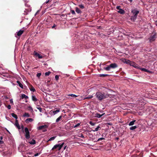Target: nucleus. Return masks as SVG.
I'll list each match as a JSON object with an SVG mask.
<instances>
[{
	"label": "nucleus",
	"mask_w": 157,
	"mask_h": 157,
	"mask_svg": "<svg viewBox=\"0 0 157 157\" xmlns=\"http://www.w3.org/2000/svg\"><path fill=\"white\" fill-rule=\"evenodd\" d=\"M96 97L99 101H101L104 99L108 98L109 95L104 92H98L95 94Z\"/></svg>",
	"instance_id": "nucleus-1"
},
{
	"label": "nucleus",
	"mask_w": 157,
	"mask_h": 157,
	"mask_svg": "<svg viewBox=\"0 0 157 157\" xmlns=\"http://www.w3.org/2000/svg\"><path fill=\"white\" fill-rule=\"evenodd\" d=\"M131 13L132 14V15L131 17V19L132 21H134L136 19L139 11L138 10L134 9L132 10Z\"/></svg>",
	"instance_id": "nucleus-2"
},
{
	"label": "nucleus",
	"mask_w": 157,
	"mask_h": 157,
	"mask_svg": "<svg viewBox=\"0 0 157 157\" xmlns=\"http://www.w3.org/2000/svg\"><path fill=\"white\" fill-rule=\"evenodd\" d=\"M118 67L117 65L115 63H112L108 65L107 67H105L104 69L107 71H109L111 69H115Z\"/></svg>",
	"instance_id": "nucleus-3"
},
{
	"label": "nucleus",
	"mask_w": 157,
	"mask_h": 157,
	"mask_svg": "<svg viewBox=\"0 0 157 157\" xmlns=\"http://www.w3.org/2000/svg\"><path fill=\"white\" fill-rule=\"evenodd\" d=\"M64 144V143L63 142L61 144H56L54 146L52 150L54 151H57V150H59L61 149Z\"/></svg>",
	"instance_id": "nucleus-4"
},
{
	"label": "nucleus",
	"mask_w": 157,
	"mask_h": 157,
	"mask_svg": "<svg viewBox=\"0 0 157 157\" xmlns=\"http://www.w3.org/2000/svg\"><path fill=\"white\" fill-rule=\"evenodd\" d=\"M122 61L124 63L130 65V66H132L134 67H137V64L135 63L134 62L131 61L129 59H122Z\"/></svg>",
	"instance_id": "nucleus-5"
},
{
	"label": "nucleus",
	"mask_w": 157,
	"mask_h": 157,
	"mask_svg": "<svg viewBox=\"0 0 157 157\" xmlns=\"http://www.w3.org/2000/svg\"><path fill=\"white\" fill-rule=\"evenodd\" d=\"M34 55L36 57H38L39 59H41L44 57V55L35 51H34Z\"/></svg>",
	"instance_id": "nucleus-6"
},
{
	"label": "nucleus",
	"mask_w": 157,
	"mask_h": 157,
	"mask_svg": "<svg viewBox=\"0 0 157 157\" xmlns=\"http://www.w3.org/2000/svg\"><path fill=\"white\" fill-rule=\"evenodd\" d=\"M48 128L47 125H44L40 126L38 128V129L39 130H42L43 132H45L47 131L46 128Z\"/></svg>",
	"instance_id": "nucleus-7"
},
{
	"label": "nucleus",
	"mask_w": 157,
	"mask_h": 157,
	"mask_svg": "<svg viewBox=\"0 0 157 157\" xmlns=\"http://www.w3.org/2000/svg\"><path fill=\"white\" fill-rule=\"evenodd\" d=\"M25 137L27 139H28L30 137L29 132L27 128L26 127L25 128Z\"/></svg>",
	"instance_id": "nucleus-8"
},
{
	"label": "nucleus",
	"mask_w": 157,
	"mask_h": 157,
	"mask_svg": "<svg viewBox=\"0 0 157 157\" xmlns=\"http://www.w3.org/2000/svg\"><path fill=\"white\" fill-rule=\"evenodd\" d=\"M28 60V59H21L20 63L21 64V65H23L24 66H25L23 63H22V62H23V63H24L25 64H26L27 65H29V61H27V60Z\"/></svg>",
	"instance_id": "nucleus-9"
},
{
	"label": "nucleus",
	"mask_w": 157,
	"mask_h": 157,
	"mask_svg": "<svg viewBox=\"0 0 157 157\" xmlns=\"http://www.w3.org/2000/svg\"><path fill=\"white\" fill-rule=\"evenodd\" d=\"M155 34L151 35L149 39L150 42L154 41L155 39Z\"/></svg>",
	"instance_id": "nucleus-10"
},
{
	"label": "nucleus",
	"mask_w": 157,
	"mask_h": 157,
	"mask_svg": "<svg viewBox=\"0 0 157 157\" xmlns=\"http://www.w3.org/2000/svg\"><path fill=\"white\" fill-rule=\"evenodd\" d=\"M28 86L30 90L33 92H34L36 91V90L33 86L30 83H29Z\"/></svg>",
	"instance_id": "nucleus-11"
},
{
	"label": "nucleus",
	"mask_w": 157,
	"mask_h": 157,
	"mask_svg": "<svg viewBox=\"0 0 157 157\" xmlns=\"http://www.w3.org/2000/svg\"><path fill=\"white\" fill-rule=\"evenodd\" d=\"M15 125L17 128L18 129H21L19 125L18 121L17 120H16Z\"/></svg>",
	"instance_id": "nucleus-12"
},
{
	"label": "nucleus",
	"mask_w": 157,
	"mask_h": 157,
	"mask_svg": "<svg viewBox=\"0 0 157 157\" xmlns=\"http://www.w3.org/2000/svg\"><path fill=\"white\" fill-rule=\"evenodd\" d=\"M33 121V119L32 118H29L26 119L25 121V122L26 124H29V122H32Z\"/></svg>",
	"instance_id": "nucleus-13"
},
{
	"label": "nucleus",
	"mask_w": 157,
	"mask_h": 157,
	"mask_svg": "<svg viewBox=\"0 0 157 157\" xmlns=\"http://www.w3.org/2000/svg\"><path fill=\"white\" fill-rule=\"evenodd\" d=\"M105 114L104 113L102 114H100L97 113L95 114V117H98V118H100L102 116H103Z\"/></svg>",
	"instance_id": "nucleus-14"
},
{
	"label": "nucleus",
	"mask_w": 157,
	"mask_h": 157,
	"mask_svg": "<svg viewBox=\"0 0 157 157\" xmlns=\"http://www.w3.org/2000/svg\"><path fill=\"white\" fill-rule=\"evenodd\" d=\"M23 30H20L17 33V35L18 36H20L23 33Z\"/></svg>",
	"instance_id": "nucleus-15"
},
{
	"label": "nucleus",
	"mask_w": 157,
	"mask_h": 157,
	"mask_svg": "<svg viewBox=\"0 0 157 157\" xmlns=\"http://www.w3.org/2000/svg\"><path fill=\"white\" fill-rule=\"evenodd\" d=\"M136 120H134L131 121L128 124V125L130 126L133 125L134 124V123L136 122Z\"/></svg>",
	"instance_id": "nucleus-16"
},
{
	"label": "nucleus",
	"mask_w": 157,
	"mask_h": 157,
	"mask_svg": "<svg viewBox=\"0 0 157 157\" xmlns=\"http://www.w3.org/2000/svg\"><path fill=\"white\" fill-rule=\"evenodd\" d=\"M101 129V128L100 126H98L94 130H92L91 131H93V132L97 131L98 130H100Z\"/></svg>",
	"instance_id": "nucleus-17"
},
{
	"label": "nucleus",
	"mask_w": 157,
	"mask_h": 157,
	"mask_svg": "<svg viewBox=\"0 0 157 157\" xmlns=\"http://www.w3.org/2000/svg\"><path fill=\"white\" fill-rule=\"evenodd\" d=\"M117 12L118 13H119L121 14H123L124 13L125 11L123 9H121L117 11Z\"/></svg>",
	"instance_id": "nucleus-18"
},
{
	"label": "nucleus",
	"mask_w": 157,
	"mask_h": 157,
	"mask_svg": "<svg viewBox=\"0 0 157 157\" xmlns=\"http://www.w3.org/2000/svg\"><path fill=\"white\" fill-rule=\"evenodd\" d=\"M17 83L19 86L21 88L23 89V85L19 81H17Z\"/></svg>",
	"instance_id": "nucleus-19"
},
{
	"label": "nucleus",
	"mask_w": 157,
	"mask_h": 157,
	"mask_svg": "<svg viewBox=\"0 0 157 157\" xmlns=\"http://www.w3.org/2000/svg\"><path fill=\"white\" fill-rule=\"evenodd\" d=\"M21 98L22 99L25 98L26 99H27L28 98V97L25 94H22L21 95Z\"/></svg>",
	"instance_id": "nucleus-20"
},
{
	"label": "nucleus",
	"mask_w": 157,
	"mask_h": 157,
	"mask_svg": "<svg viewBox=\"0 0 157 157\" xmlns=\"http://www.w3.org/2000/svg\"><path fill=\"white\" fill-rule=\"evenodd\" d=\"M32 100L34 101H37V99L36 98V96L34 95H32Z\"/></svg>",
	"instance_id": "nucleus-21"
},
{
	"label": "nucleus",
	"mask_w": 157,
	"mask_h": 157,
	"mask_svg": "<svg viewBox=\"0 0 157 157\" xmlns=\"http://www.w3.org/2000/svg\"><path fill=\"white\" fill-rule=\"evenodd\" d=\"M75 11L76 12L78 13H80L82 12L80 10L78 7H76Z\"/></svg>",
	"instance_id": "nucleus-22"
},
{
	"label": "nucleus",
	"mask_w": 157,
	"mask_h": 157,
	"mask_svg": "<svg viewBox=\"0 0 157 157\" xmlns=\"http://www.w3.org/2000/svg\"><path fill=\"white\" fill-rule=\"evenodd\" d=\"M11 115L12 116L16 119V120H17L18 118L17 116V115L13 113H12L11 114Z\"/></svg>",
	"instance_id": "nucleus-23"
},
{
	"label": "nucleus",
	"mask_w": 157,
	"mask_h": 157,
	"mask_svg": "<svg viewBox=\"0 0 157 157\" xmlns=\"http://www.w3.org/2000/svg\"><path fill=\"white\" fill-rule=\"evenodd\" d=\"M60 111L59 109H57L56 110H54L52 111L53 113V115H55V114L57 113H58Z\"/></svg>",
	"instance_id": "nucleus-24"
},
{
	"label": "nucleus",
	"mask_w": 157,
	"mask_h": 157,
	"mask_svg": "<svg viewBox=\"0 0 157 157\" xmlns=\"http://www.w3.org/2000/svg\"><path fill=\"white\" fill-rule=\"evenodd\" d=\"M138 127V126L136 125L133 126H131L130 128H129L130 130H134L136 128Z\"/></svg>",
	"instance_id": "nucleus-25"
},
{
	"label": "nucleus",
	"mask_w": 157,
	"mask_h": 157,
	"mask_svg": "<svg viewBox=\"0 0 157 157\" xmlns=\"http://www.w3.org/2000/svg\"><path fill=\"white\" fill-rule=\"evenodd\" d=\"M29 143L31 144H34L36 143V141L35 140L33 139L30 141Z\"/></svg>",
	"instance_id": "nucleus-26"
},
{
	"label": "nucleus",
	"mask_w": 157,
	"mask_h": 157,
	"mask_svg": "<svg viewBox=\"0 0 157 157\" xmlns=\"http://www.w3.org/2000/svg\"><path fill=\"white\" fill-rule=\"evenodd\" d=\"M23 116L24 117H30L29 114L27 113H25L23 115Z\"/></svg>",
	"instance_id": "nucleus-27"
},
{
	"label": "nucleus",
	"mask_w": 157,
	"mask_h": 157,
	"mask_svg": "<svg viewBox=\"0 0 157 157\" xmlns=\"http://www.w3.org/2000/svg\"><path fill=\"white\" fill-rule=\"evenodd\" d=\"M56 136H53V137H52L50 138L49 139V140L47 141V142H48L49 141H52V140H54L56 138Z\"/></svg>",
	"instance_id": "nucleus-28"
},
{
	"label": "nucleus",
	"mask_w": 157,
	"mask_h": 157,
	"mask_svg": "<svg viewBox=\"0 0 157 157\" xmlns=\"http://www.w3.org/2000/svg\"><path fill=\"white\" fill-rule=\"evenodd\" d=\"M109 76V75L108 74H101L99 75V76L100 77H104L106 76Z\"/></svg>",
	"instance_id": "nucleus-29"
},
{
	"label": "nucleus",
	"mask_w": 157,
	"mask_h": 157,
	"mask_svg": "<svg viewBox=\"0 0 157 157\" xmlns=\"http://www.w3.org/2000/svg\"><path fill=\"white\" fill-rule=\"evenodd\" d=\"M62 117V116H60L59 117H58L56 120V122H59Z\"/></svg>",
	"instance_id": "nucleus-30"
},
{
	"label": "nucleus",
	"mask_w": 157,
	"mask_h": 157,
	"mask_svg": "<svg viewBox=\"0 0 157 157\" xmlns=\"http://www.w3.org/2000/svg\"><path fill=\"white\" fill-rule=\"evenodd\" d=\"M105 139V138H103V137H101V138H100L98 139L97 141H94V142H97L99 141L100 140H104Z\"/></svg>",
	"instance_id": "nucleus-31"
},
{
	"label": "nucleus",
	"mask_w": 157,
	"mask_h": 157,
	"mask_svg": "<svg viewBox=\"0 0 157 157\" xmlns=\"http://www.w3.org/2000/svg\"><path fill=\"white\" fill-rule=\"evenodd\" d=\"M93 96L92 95H89L86 98H85L84 99H91V98H92Z\"/></svg>",
	"instance_id": "nucleus-32"
},
{
	"label": "nucleus",
	"mask_w": 157,
	"mask_h": 157,
	"mask_svg": "<svg viewBox=\"0 0 157 157\" xmlns=\"http://www.w3.org/2000/svg\"><path fill=\"white\" fill-rule=\"evenodd\" d=\"M68 96H71V97H77V96L75 94H69L68 95Z\"/></svg>",
	"instance_id": "nucleus-33"
},
{
	"label": "nucleus",
	"mask_w": 157,
	"mask_h": 157,
	"mask_svg": "<svg viewBox=\"0 0 157 157\" xmlns=\"http://www.w3.org/2000/svg\"><path fill=\"white\" fill-rule=\"evenodd\" d=\"M141 70L142 71H144L146 72H148L149 71L148 70L144 68H141Z\"/></svg>",
	"instance_id": "nucleus-34"
},
{
	"label": "nucleus",
	"mask_w": 157,
	"mask_h": 157,
	"mask_svg": "<svg viewBox=\"0 0 157 157\" xmlns=\"http://www.w3.org/2000/svg\"><path fill=\"white\" fill-rule=\"evenodd\" d=\"M50 73L51 72L49 71L46 72L45 73V76H48L50 75Z\"/></svg>",
	"instance_id": "nucleus-35"
},
{
	"label": "nucleus",
	"mask_w": 157,
	"mask_h": 157,
	"mask_svg": "<svg viewBox=\"0 0 157 157\" xmlns=\"http://www.w3.org/2000/svg\"><path fill=\"white\" fill-rule=\"evenodd\" d=\"M90 124L92 126H94L95 125V123L92 122V121H90L89 122Z\"/></svg>",
	"instance_id": "nucleus-36"
},
{
	"label": "nucleus",
	"mask_w": 157,
	"mask_h": 157,
	"mask_svg": "<svg viewBox=\"0 0 157 157\" xmlns=\"http://www.w3.org/2000/svg\"><path fill=\"white\" fill-rule=\"evenodd\" d=\"M79 6L81 9H83L84 8V6L82 4H80L79 5Z\"/></svg>",
	"instance_id": "nucleus-37"
},
{
	"label": "nucleus",
	"mask_w": 157,
	"mask_h": 157,
	"mask_svg": "<svg viewBox=\"0 0 157 157\" xmlns=\"http://www.w3.org/2000/svg\"><path fill=\"white\" fill-rule=\"evenodd\" d=\"M55 79L56 80H58V79H59V76L56 75L55 76Z\"/></svg>",
	"instance_id": "nucleus-38"
},
{
	"label": "nucleus",
	"mask_w": 157,
	"mask_h": 157,
	"mask_svg": "<svg viewBox=\"0 0 157 157\" xmlns=\"http://www.w3.org/2000/svg\"><path fill=\"white\" fill-rule=\"evenodd\" d=\"M37 109L39 110L40 111V112H42V109L40 108V107H37Z\"/></svg>",
	"instance_id": "nucleus-39"
},
{
	"label": "nucleus",
	"mask_w": 157,
	"mask_h": 157,
	"mask_svg": "<svg viewBox=\"0 0 157 157\" xmlns=\"http://www.w3.org/2000/svg\"><path fill=\"white\" fill-rule=\"evenodd\" d=\"M41 75V73H38L36 75V76L38 78H39L40 77Z\"/></svg>",
	"instance_id": "nucleus-40"
},
{
	"label": "nucleus",
	"mask_w": 157,
	"mask_h": 157,
	"mask_svg": "<svg viewBox=\"0 0 157 157\" xmlns=\"http://www.w3.org/2000/svg\"><path fill=\"white\" fill-rule=\"evenodd\" d=\"M56 25L55 24H54L52 26V29H56V28H55V27L56 26Z\"/></svg>",
	"instance_id": "nucleus-41"
},
{
	"label": "nucleus",
	"mask_w": 157,
	"mask_h": 157,
	"mask_svg": "<svg viewBox=\"0 0 157 157\" xmlns=\"http://www.w3.org/2000/svg\"><path fill=\"white\" fill-rule=\"evenodd\" d=\"M80 124L79 123L77 124L74 126V128L77 127L79 126Z\"/></svg>",
	"instance_id": "nucleus-42"
},
{
	"label": "nucleus",
	"mask_w": 157,
	"mask_h": 157,
	"mask_svg": "<svg viewBox=\"0 0 157 157\" xmlns=\"http://www.w3.org/2000/svg\"><path fill=\"white\" fill-rule=\"evenodd\" d=\"M71 12L73 14H75V11L74 10H71Z\"/></svg>",
	"instance_id": "nucleus-43"
},
{
	"label": "nucleus",
	"mask_w": 157,
	"mask_h": 157,
	"mask_svg": "<svg viewBox=\"0 0 157 157\" xmlns=\"http://www.w3.org/2000/svg\"><path fill=\"white\" fill-rule=\"evenodd\" d=\"M7 108L8 109H11V105H8Z\"/></svg>",
	"instance_id": "nucleus-44"
},
{
	"label": "nucleus",
	"mask_w": 157,
	"mask_h": 157,
	"mask_svg": "<svg viewBox=\"0 0 157 157\" xmlns=\"http://www.w3.org/2000/svg\"><path fill=\"white\" fill-rule=\"evenodd\" d=\"M120 8V6H116V9L117 10H119L120 9H121Z\"/></svg>",
	"instance_id": "nucleus-45"
},
{
	"label": "nucleus",
	"mask_w": 157,
	"mask_h": 157,
	"mask_svg": "<svg viewBox=\"0 0 157 157\" xmlns=\"http://www.w3.org/2000/svg\"><path fill=\"white\" fill-rule=\"evenodd\" d=\"M40 154V153H36L34 155V156H38Z\"/></svg>",
	"instance_id": "nucleus-46"
},
{
	"label": "nucleus",
	"mask_w": 157,
	"mask_h": 157,
	"mask_svg": "<svg viewBox=\"0 0 157 157\" xmlns=\"http://www.w3.org/2000/svg\"><path fill=\"white\" fill-rule=\"evenodd\" d=\"M49 2V0H47V1L44 3V4H47Z\"/></svg>",
	"instance_id": "nucleus-47"
},
{
	"label": "nucleus",
	"mask_w": 157,
	"mask_h": 157,
	"mask_svg": "<svg viewBox=\"0 0 157 157\" xmlns=\"http://www.w3.org/2000/svg\"><path fill=\"white\" fill-rule=\"evenodd\" d=\"M4 143V141L2 140H0V144H2Z\"/></svg>",
	"instance_id": "nucleus-48"
},
{
	"label": "nucleus",
	"mask_w": 157,
	"mask_h": 157,
	"mask_svg": "<svg viewBox=\"0 0 157 157\" xmlns=\"http://www.w3.org/2000/svg\"><path fill=\"white\" fill-rule=\"evenodd\" d=\"M25 12V13H24V14H28L27 12L28 11L26 10L25 11H24Z\"/></svg>",
	"instance_id": "nucleus-49"
},
{
	"label": "nucleus",
	"mask_w": 157,
	"mask_h": 157,
	"mask_svg": "<svg viewBox=\"0 0 157 157\" xmlns=\"http://www.w3.org/2000/svg\"><path fill=\"white\" fill-rule=\"evenodd\" d=\"M80 137H82V138H84V136L82 134L81 135Z\"/></svg>",
	"instance_id": "nucleus-50"
},
{
	"label": "nucleus",
	"mask_w": 157,
	"mask_h": 157,
	"mask_svg": "<svg viewBox=\"0 0 157 157\" xmlns=\"http://www.w3.org/2000/svg\"><path fill=\"white\" fill-rule=\"evenodd\" d=\"M40 10H38V11H37V12H36V13H35V15H36L37 14V13H39V12H40Z\"/></svg>",
	"instance_id": "nucleus-51"
},
{
	"label": "nucleus",
	"mask_w": 157,
	"mask_h": 157,
	"mask_svg": "<svg viewBox=\"0 0 157 157\" xmlns=\"http://www.w3.org/2000/svg\"><path fill=\"white\" fill-rule=\"evenodd\" d=\"M10 103H13L12 99H10Z\"/></svg>",
	"instance_id": "nucleus-52"
},
{
	"label": "nucleus",
	"mask_w": 157,
	"mask_h": 157,
	"mask_svg": "<svg viewBox=\"0 0 157 157\" xmlns=\"http://www.w3.org/2000/svg\"><path fill=\"white\" fill-rule=\"evenodd\" d=\"M107 124L109 125H112V123H107Z\"/></svg>",
	"instance_id": "nucleus-53"
},
{
	"label": "nucleus",
	"mask_w": 157,
	"mask_h": 157,
	"mask_svg": "<svg viewBox=\"0 0 157 157\" xmlns=\"http://www.w3.org/2000/svg\"><path fill=\"white\" fill-rule=\"evenodd\" d=\"M24 128V126L23 125H22L21 126V128L22 129V130Z\"/></svg>",
	"instance_id": "nucleus-54"
},
{
	"label": "nucleus",
	"mask_w": 157,
	"mask_h": 157,
	"mask_svg": "<svg viewBox=\"0 0 157 157\" xmlns=\"http://www.w3.org/2000/svg\"><path fill=\"white\" fill-rule=\"evenodd\" d=\"M3 139V137L2 136H1L0 137V139L1 140H2Z\"/></svg>",
	"instance_id": "nucleus-55"
},
{
	"label": "nucleus",
	"mask_w": 157,
	"mask_h": 157,
	"mask_svg": "<svg viewBox=\"0 0 157 157\" xmlns=\"http://www.w3.org/2000/svg\"><path fill=\"white\" fill-rule=\"evenodd\" d=\"M66 147H67V146H65L64 147V150L65 149H66Z\"/></svg>",
	"instance_id": "nucleus-56"
},
{
	"label": "nucleus",
	"mask_w": 157,
	"mask_h": 157,
	"mask_svg": "<svg viewBox=\"0 0 157 157\" xmlns=\"http://www.w3.org/2000/svg\"><path fill=\"white\" fill-rule=\"evenodd\" d=\"M116 139L117 140H119V138L118 137H117L116 138Z\"/></svg>",
	"instance_id": "nucleus-57"
},
{
	"label": "nucleus",
	"mask_w": 157,
	"mask_h": 157,
	"mask_svg": "<svg viewBox=\"0 0 157 157\" xmlns=\"http://www.w3.org/2000/svg\"><path fill=\"white\" fill-rule=\"evenodd\" d=\"M129 1L130 2H132V0H129Z\"/></svg>",
	"instance_id": "nucleus-58"
},
{
	"label": "nucleus",
	"mask_w": 157,
	"mask_h": 157,
	"mask_svg": "<svg viewBox=\"0 0 157 157\" xmlns=\"http://www.w3.org/2000/svg\"><path fill=\"white\" fill-rule=\"evenodd\" d=\"M156 25L157 26V21L156 23Z\"/></svg>",
	"instance_id": "nucleus-59"
},
{
	"label": "nucleus",
	"mask_w": 157,
	"mask_h": 157,
	"mask_svg": "<svg viewBox=\"0 0 157 157\" xmlns=\"http://www.w3.org/2000/svg\"><path fill=\"white\" fill-rule=\"evenodd\" d=\"M102 136H103V135H102Z\"/></svg>",
	"instance_id": "nucleus-60"
},
{
	"label": "nucleus",
	"mask_w": 157,
	"mask_h": 157,
	"mask_svg": "<svg viewBox=\"0 0 157 157\" xmlns=\"http://www.w3.org/2000/svg\"><path fill=\"white\" fill-rule=\"evenodd\" d=\"M29 108H31L32 109V107H29Z\"/></svg>",
	"instance_id": "nucleus-61"
}]
</instances>
